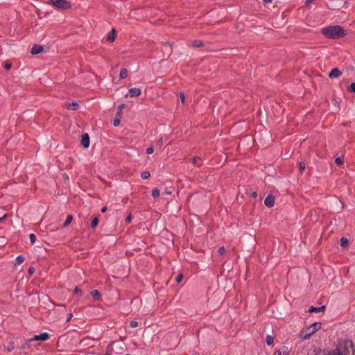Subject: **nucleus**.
Wrapping results in <instances>:
<instances>
[{"mask_svg": "<svg viewBox=\"0 0 355 355\" xmlns=\"http://www.w3.org/2000/svg\"><path fill=\"white\" fill-rule=\"evenodd\" d=\"M322 33L331 39L342 38L347 35L344 28L338 25L325 26L322 28Z\"/></svg>", "mask_w": 355, "mask_h": 355, "instance_id": "nucleus-1", "label": "nucleus"}, {"mask_svg": "<svg viewBox=\"0 0 355 355\" xmlns=\"http://www.w3.org/2000/svg\"><path fill=\"white\" fill-rule=\"evenodd\" d=\"M322 327V324L320 322H314L308 327L304 329H302L300 331V336L304 339L306 340L309 338V337L313 334L315 332L318 331Z\"/></svg>", "mask_w": 355, "mask_h": 355, "instance_id": "nucleus-2", "label": "nucleus"}, {"mask_svg": "<svg viewBox=\"0 0 355 355\" xmlns=\"http://www.w3.org/2000/svg\"><path fill=\"white\" fill-rule=\"evenodd\" d=\"M59 10H67L71 8V3L67 0H49L47 2Z\"/></svg>", "mask_w": 355, "mask_h": 355, "instance_id": "nucleus-3", "label": "nucleus"}, {"mask_svg": "<svg viewBox=\"0 0 355 355\" xmlns=\"http://www.w3.org/2000/svg\"><path fill=\"white\" fill-rule=\"evenodd\" d=\"M49 338V334L46 332L42 333L38 335H35L33 338L28 339V342H32L34 340H42L45 341Z\"/></svg>", "mask_w": 355, "mask_h": 355, "instance_id": "nucleus-4", "label": "nucleus"}, {"mask_svg": "<svg viewBox=\"0 0 355 355\" xmlns=\"http://www.w3.org/2000/svg\"><path fill=\"white\" fill-rule=\"evenodd\" d=\"M141 90L139 88H130L129 89V92L127 94H125V96H130V97H137L141 95Z\"/></svg>", "mask_w": 355, "mask_h": 355, "instance_id": "nucleus-5", "label": "nucleus"}, {"mask_svg": "<svg viewBox=\"0 0 355 355\" xmlns=\"http://www.w3.org/2000/svg\"><path fill=\"white\" fill-rule=\"evenodd\" d=\"M342 73L338 68H334L329 73V78L331 79H334L338 78L341 76Z\"/></svg>", "mask_w": 355, "mask_h": 355, "instance_id": "nucleus-6", "label": "nucleus"}, {"mask_svg": "<svg viewBox=\"0 0 355 355\" xmlns=\"http://www.w3.org/2000/svg\"><path fill=\"white\" fill-rule=\"evenodd\" d=\"M80 144L84 148H88L89 146V137L87 133H85L82 135V138L80 140Z\"/></svg>", "mask_w": 355, "mask_h": 355, "instance_id": "nucleus-7", "label": "nucleus"}, {"mask_svg": "<svg viewBox=\"0 0 355 355\" xmlns=\"http://www.w3.org/2000/svg\"><path fill=\"white\" fill-rule=\"evenodd\" d=\"M264 204L268 207H273L275 204L274 197L271 195L268 196L264 200Z\"/></svg>", "mask_w": 355, "mask_h": 355, "instance_id": "nucleus-8", "label": "nucleus"}, {"mask_svg": "<svg viewBox=\"0 0 355 355\" xmlns=\"http://www.w3.org/2000/svg\"><path fill=\"white\" fill-rule=\"evenodd\" d=\"M43 50H44V49H43L42 46L39 45V44H35L32 47L31 53L33 55H36V54H38V53H40L41 52H42Z\"/></svg>", "mask_w": 355, "mask_h": 355, "instance_id": "nucleus-9", "label": "nucleus"}, {"mask_svg": "<svg viewBox=\"0 0 355 355\" xmlns=\"http://www.w3.org/2000/svg\"><path fill=\"white\" fill-rule=\"evenodd\" d=\"M325 309V306H311L309 310H308V312L309 313H313V312H316V313H320V312H322L324 311Z\"/></svg>", "mask_w": 355, "mask_h": 355, "instance_id": "nucleus-10", "label": "nucleus"}, {"mask_svg": "<svg viewBox=\"0 0 355 355\" xmlns=\"http://www.w3.org/2000/svg\"><path fill=\"white\" fill-rule=\"evenodd\" d=\"M114 39H115V29L112 28V31L108 34V35L107 37V40L109 42H114Z\"/></svg>", "mask_w": 355, "mask_h": 355, "instance_id": "nucleus-11", "label": "nucleus"}, {"mask_svg": "<svg viewBox=\"0 0 355 355\" xmlns=\"http://www.w3.org/2000/svg\"><path fill=\"white\" fill-rule=\"evenodd\" d=\"M79 105L76 102H72L71 103H69L67 105V108L71 110H77L79 109Z\"/></svg>", "mask_w": 355, "mask_h": 355, "instance_id": "nucleus-12", "label": "nucleus"}, {"mask_svg": "<svg viewBox=\"0 0 355 355\" xmlns=\"http://www.w3.org/2000/svg\"><path fill=\"white\" fill-rule=\"evenodd\" d=\"M190 160L192 162L193 164L196 165L198 167L200 166L202 164V160L200 157H193Z\"/></svg>", "mask_w": 355, "mask_h": 355, "instance_id": "nucleus-13", "label": "nucleus"}, {"mask_svg": "<svg viewBox=\"0 0 355 355\" xmlns=\"http://www.w3.org/2000/svg\"><path fill=\"white\" fill-rule=\"evenodd\" d=\"M90 294L95 300H99L101 297L100 293L97 290L92 291Z\"/></svg>", "mask_w": 355, "mask_h": 355, "instance_id": "nucleus-14", "label": "nucleus"}, {"mask_svg": "<svg viewBox=\"0 0 355 355\" xmlns=\"http://www.w3.org/2000/svg\"><path fill=\"white\" fill-rule=\"evenodd\" d=\"M274 355H288L287 352V349L286 347H282V349L275 352Z\"/></svg>", "mask_w": 355, "mask_h": 355, "instance_id": "nucleus-15", "label": "nucleus"}, {"mask_svg": "<svg viewBox=\"0 0 355 355\" xmlns=\"http://www.w3.org/2000/svg\"><path fill=\"white\" fill-rule=\"evenodd\" d=\"M15 349L14 343L10 341L8 343V345L5 347V350L8 352H12Z\"/></svg>", "mask_w": 355, "mask_h": 355, "instance_id": "nucleus-16", "label": "nucleus"}, {"mask_svg": "<svg viewBox=\"0 0 355 355\" xmlns=\"http://www.w3.org/2000/svg\"><path fill=\"white\" fill-rule=\"evenodd\" d=\"M191 45L194 47H200L203 45V42L201 40H193Z\"/></svg>", "mask_w": 355, "mask_h": 355, "instance_id": "nucleus-17", "label": "nucleus"}, {"mask_svg": "<svg viewBox=\"0 0 355 355\" xmlns=\"http://www.w3.org/2000/svg\"><path fill=\"white\" fill-rule=\"evenodd\" d=\"M24 257L21 255H19L16 257L15 259V265H19L21 263H22L24 261Z\"/></svg>", "mask_w": 355, "mask_h": 355, "instance_id": "nucleus-18", "label": "nucleus"}, {"mask_svg": "<svg viewBox=\"0 0 355 355\" xmlns=\"http://www.w3.org/2000/svg\"><path fill=\"white\" fill-rule=\"evenodd\" d=\"M340 245L343 247V248H345L347 246L348 243H349V241L347 238L345 237H342L340 239Z\"/></svg>", "mask_w": 355, "mask_h": 355, "instance_id": "nucleus-19", "label": "nucleus"}, {"mask_svg": "<svg viewBox=\"0 0 355 355\" xmlns=\"http://www.w3.org/2000/svg\"><path fill=\"white\" fill-rule=\"evenodd\" d=\"M119 76L121 78H126L128 76V70L125 68L121 69L120 71Z\"/></svg>", "mask_w": 355, "mask_h": 355, "instance_id": "nucleus-20", "label": "nucleus"}, {"mask_svg": "<svg viewBox=\"0 0 355 355\" xmlns=\"http://www.w3.org/2000/svg\"><path fill=\"white\" fill-rule=\"evenodd\" d=\"M160 195V191L158 188H154L152 191V196L153 198H157Z\"/></svg>", "mask_w": 355, "mask_h": 355, "instance_id": "nucleus-21", "label": "nucleus"}, {"mask_svg": "<svg viewBox=\"0 0 355 355\" xmlns=\"http://www.w3.org/2000/svg\"><path fill=\"white\" fill-rule=\"evenodd\" d=\"M266 341L268 345H271L274 342L273 337L270 335H268L266 338Z\"/></svg>", "mask_w": 355, "mask_h": 355, "instance_id": "nucleus-22", "label": "nucleus"}, {"mask_svg": "<svg viewBox=\"0 0 355 355\" xmlns=\"http://www.w3.org/2000/svg\"><path fill=\"white\" fill-rule=\"evenodd\" d=\"M72 220H73V217L71 215L67 216V219L63 224V226L67 227L68 225H69L71 223Z\"/></svg>", "mask_w": 355, "mask_h": 355, "instance_id": "nucleus-23", "label": "nucleus"}, {"mask_svg": "<svg viewBox=\"0 0 355 355\" xmlns=\"http://www.w3.org/2000/svg\"><path fill=\"white\" fill-rule=\"evenodd\" d=\"M98 224V218L97 217H95L92 219L91 223V227L92 229L95 228Z\"/></svg>", "mask_w": 355, "mask_h": 355, "instance_id": "nucleus-24", "label": "nucleus"}, {"mask_svg": "<svg viewBox=\"0 0 355 355\" xmlns=\"http://www.w3.org/2000/svg\"><path fill=\"white\" fill-rule=\"evenodd\" d=\"M328 355H343V354L341 352L340 349L336 348L331 352Z\"/></svg>", "mask_w": 355, "mask_h": 355, "instance_id": "nucleus-25", "label": "nucleus"}, {"mask_svg": "<svg viewBox=\"0 0 355 355\" xmlns=\"http://www.w3.org/2000/svg\"><path fill=\"white\" fill-rule=\"evenodd\" d=\"M150 176V174L148 171H143L141 174V178L143 179V180H146L148 178H149V177Z\"/></svg>", "mask_w": 355, "mask_h": 355, "instance_id": "nucleus-26", "label": "nucleus"}, {"mask_svg": "<svg viewBox=\"0 0 355 355\" xmlns=\"http://www.w3.org/2000/svg\"><path fill=\"white\" fill-rule=\"evenodd\" d=\"M306 168V163L303 161L300 162L299 163V170L300 173H302Z\"/></svg>", "mask_w": 355, "mask_h": 355, "instance_id": "nucleus-27", "label": "nucleus"}, {"mask_svg": "<svg viewBox=\"0 0 355 355\" xmlns=\"http://www.w3.org/2000/svg\"><path fill=\"white\" fill-rule=\"evenodd\" d=\"M344 162V159L343 157H338L335 159V163L338 165H341Z\"/></svg>", "mask_w": 355, "mask_h": 355, "instance_id": "nucleus-28", "label": "nucleus"}, {"mask_svg": "<svg viewBox=\"0 0 355 355\" xmlns=\"http://www.w3.org/2000/svg\"><path fill=\"white\" fill-rule=\"evenodd\" d=\"M30 241L32 244L35 243L36 241V236L34 234H31L29 235Z\"/></svg>", "mask_w": 355, "mask_h": 355, "instance_id": "nucleus-29", "label": "nucleus"}, {"mask_svg": "<svg viewBox=\"0 0 355 355\" xmlns=\"http://www.w3.org/2000/svg\"><path fill=\"white\" fill-rule=\"evenodd\" d=\"M345 347H351L352 348L353 347V343L352 340H346L345 342Z\"/></svg>", "mask_w": 355, "mask_h": 355, "instance_id": "nucleus-30", "label": "nucleus"}, {"mask_svg": "<svg viewBox=\"0 0 355 355\" xmlns=\"http://www.w3.org/2000/svg\"><path fill=\"white\" fill-rule=\"evenodd\" d=\"M348 89L349 92L355 93V83L350 84Z\"/></svg>", "mask_w": 355, "mask_h": 355, "instance_id": "nucleus-31", "label": "nucleus"}, {"mask_svg": "<svg viewBox=\"0 0 355 355\" xmlns=\"http://www.w3.org/2000/svg\"><path fill=\"white\" fill-rule=\"evenodd\" d=\"M138 326V322L135 321V320H132L130 321V327H132V328H135Z\"/></svg>", "mask_w": 355, "mask_h": 355, "instance_id": "nucleus-32", "label": "nucleus"}, {"mask_svg": "<svg viewBox=\"0 0 355 355\" xmlns=\"http://www.w3.org/2000/svg\"><path fill=\"white\" fill-rule=\"evenodd\" d=\"M183 279V275L182 274H179L176 278H175V281L177 283H180L182 282Z\"/></svg>", "mask_w": 355, "mask_h": 355, "instance_id": "nucleus-33", "label": "nucleus"}, {"mask_svg": "<svg viewBox=\"0 0 355 355\" xmlns=\"http://www.w3.org/2000/svg\"><path fill=\"white\" fill-rule=\"evenodd\" d=\"M125 107V104L122 103V104H120L118 107H117V110H118V114H120L121 111L123 110V109Z\"/></svg>", "mask_w": 355, "mask_h": 355, "instance_id": "nucleus-34", "label": "nucleus"}, {"mask_svg": "<svg viewBox=\"0 0 355 355\" xmlns=\"http://www.w3.org/2000/svg\"><path fill=\"white\" fill-rule=\"evenodd\" d=\"M226 250L225 248V247H220L218 250V252L219 254L220 255H223L225 252Z\"/></svg>", "mask_w": 355, "mask_h": 355, "instance_id": "nucleus-35", "label": "nucleus"}, {"mask_svg": "<svg viewBox=\"0 0 355 355\" xmlns=\"http://www.w3.org/2000/svg\"><path fill=\"white\" fill-rule=\"evenodd\" d=\"M73 293L74 294H80V296H81L82 295V291L81 290L78 288V287H76L73 290Z\"/></svg>", "mask_w": 355, "mask_h": 355, "instance_id": "nucleus-36", "label": "nucleus"}, {"mask_svg": "<svg viewBox=\"0 0 355 355\" xmlns=\"http://www.w3.org/2000/svg\"><path fill=\"white\" fill-rule=\"evenodd\" d=\"M179 97L180 98V101H181L182 103H184V99H185V96H184V93L180 92V94H179Z\"/></svg>", "mask_w": 355, "mask_h": 355, "instance_id": "nucleus-37", "label": "nucleus"}, {"mask_svg": "<svg viewBox=\"0 0 355 355\" xmlns=\"http://www.w3.org/2000/svg\"><path fill=\"white\" fill-rule=\"evenodd\" d=\"M120 123V119H116L115 118L114 120V122H113V125L116 127L119 125Z\"/></svg>", "mask_w": 355, "mask_h": 355, "instance_id": "nucleus-38", "label": "nucleus"}, {"mask_svg": "<svg viewBox=\"0 0 355 355\" xmlns=\"http://www.w3.org/2000/svg\"><path fill=\"white\" fill-rule=\"evenodd\" d=\"M154 152L153 147H149L146 149V153L147 154H152Z\"/></svg>", "mask_w": 355, "mask_h": 355, "instance_id": "nucleus-39", "label": "nucleus"}, {"mask_svg": "<svg viewBox=\"0 0 355 355\" xmlns=\"http://www.w3.org/2000/svg\"><path fill=\"white\" fill-rule=\"evenodd\" d=\"M157 145H159V146H161L162 144H163V138L161 137L160 139H159L157 140Z\"/></svg>", "mask_w": 355, "mask_h": 355, "instance_id": "nucleus-40", "label": "nucleus"}, {"mask_svg": "<svg viewBox=\"0 0 355 355\" xmlns=\"http://www.w3.org/2000/svg\"><path fill=\"white\" fill-rule=\"evenodd\" d=\"M11 67H12V64L10 63H6L5 64V69L6 70H9L11 68Z\"/></svg>", "mask_w": 355, "mask_h": 355, "instance_id": "nucleus-41", "label": "nucleus"}, {"mask_svg": "<svg viewBox=\"0 0 355 355\" xmlns=\"http://www.w3.org/2000/svg\"><path fill=\"white\" fill-rule=\"evenodd\" d=\"M34 271H35L34 268L33 267H30L28 268V272L29 274H33L34 272Z\"/></svg>", "mask_w": 355, "mask_h": 355, "instance_id": "nucleus-42", "label": "nucleus"}, {"mask_svg": "<svg viewBox=\"0 0 355 355\" xmlns=\"http://www.w3.org/2000/svg\"><path fill=\"white\" fill-rule=\"evenodd\" d=\"M6 217H7V214H4L2 217H1L0 218V223H3Z\"/></svg>", "mask_w": 355, "mask_h": 355, "instance_id": "nucleus-43", "label": "nucleus"}, {"mask_svg": "<svg viewBox=\"0 0 355 355\" xmlns=\"http://www.w3.org/2000/svg\"><path fill=\"white\" fill-rule=\"evenodd\" d=\"M315 0H306V5H309L311 3H312L313 1H314Z\"/></svg>", "mask_w": 355, "mask_h": 355, "instance_id": "nucleus-44", "label": "nucleus"}, {"mask_svg": "<svg viewBox=\"0 0 355 355\" xmlns=\"http://www.w3.org/2000/svg\"><path fill=\"white\" fill-rule=\"evenodd\" d=\"M106 210H107V207H103L101 208V212L102 213H105L106 211Z\"/></svg>", "mask_w": 355, "mask_h": 355, "instance_id": "nucleus-45", "label": "nucleus"}, {"mask_svg": "<svg viewBox=\"0 0 355 355\" xmlns=\"http://www.w3.org/2000/svg\"><path fill=\"white\" fill-rule=\"evenodd\" d=\"M125 220H126L128 223H130V220H131V217H130V216H128V217L126 218Z\"/></svg>", "mask_w": 355, "mask_h": 355, "instance_id": "nucleus-46", "label": "nucleus"}, {"mask_svg": "<svg viewBox=\"0 0 355 355\" xmlns=\"http://www.w3.org/2000/svg\"><path fill=\"white\" fill-rule=\"evenodd\" d=\"M263 1L266 3H271L272 1V0H263Z\"/></svg>", "mask_w": 355, "mask_h": 355, "instance_id": "nucleus-47", "label": "nucleus"}, {"mask_svg": "<svg viewBox=\"0 0 355 355\" xmlns=\"http://www.w3.org/2000/svg\"><path fill=\"white\" fill-rule=\"evenodd\" d=\"M257 193H256V192H253V193H252V196L253 198H256V197H257Z\"/></svg>", "mask_w": 355, "mask_h": 355, "instance_id": "nucleus-48", "label": "nucleus"}, {"mask_svg": "<svg viewBox=\"0 0 355 355\" xmlns=\"http://www.w3.org/2000/svg\"><path fill=\"white\" fill-rule=\"evenodd\" d=\"M71 314H70V315L68 316L67 321H69L71 319Z\"/></svg>", "mask_w": 355, "mask_h": 355, "instance_id": "nucleus-49", "label": "nucleus"}]
</instances>
